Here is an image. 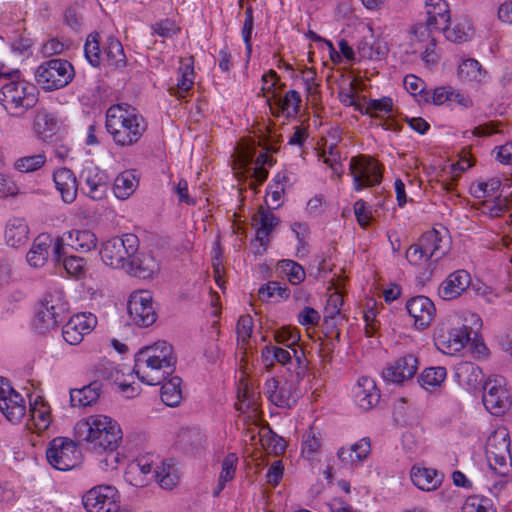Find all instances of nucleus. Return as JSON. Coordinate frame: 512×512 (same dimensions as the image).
Listing matches in <instances>:
<instances>
[{
	"label": "nucleus",
	"instance_id": "473e14b6",
	"mask_svg": "<svg viewBox=\"0 0 512 512\" xmlns=\"http://www.w3.org/2000/svg\"><path fill=\"white\" fill-rule=\"evenodd\" d=\"M459 382L469 389H476L483 383V373L479 366L472 362H461L456 369Z\"/></svg>",
	"mask_w": 512,
	"mask_h": 512
},
{
	"label": "nucleus",
	"instance_id": "e2e57ef3",
	"mask_svg": "<svg viewBox=\"0 0 512 512\" xmlns=\"http://www.w3.org/2000/svg\"><path fill=\"white\" fill-rule=\"evenodd\" d=\"M153 34H156L163 38H168L175 35L178 32V28L175 23L170 19H164L156 22L151 26Z\"/></svg>",
	"mask_w": 512,
	"mask_h": 512
},
{
	"label": "nucleus",
	"instance_id": "a878e982",
	"mask_svg": "<svg viewBox=\"0 0 512 512\" xmlns=\"http://www.w3.org/2000/svg\"><path fill=\"white\" fill-rule=\"evenodd\" d=\"M53 181L65 203H72L76 199L78 181L71 169L63 167L56 170Z\"/></svg>",
	"mask_w": 512,
	"mask_h": 512
},
{
	"label": "nucleus",
	"instance_id": "bb28decb",
	"mask_svg": "<svg viewBox=\"0 0 512 512\" xmlns=\"http://www.w3.org/2000/svg\"><path fill=\"white\" fill-rule=\"evenodd\" d=\"M410 477L417 488L423 491H434L441 485L444 476L436 469L414 466Z\"/></svg>",
	"mask_w": 512,
	"mask_h": 512
},
{
	"label": "nucleus",
	"instance_id": "5fc2aeb1",
	"mask_svg": "<svg viewBox=\"0 0 512 512\" xmlns=\"http://www.w3.org/2000/svg\"><path fill=\"white\" fill-rule=\"evenodd\" d=\"M405 257L411 265L417 267H421L427 263H432L427 252L418 241L409 246L406 250Z\"/></svg>",
	"mask_w": 512,
	"mask_h": 512
},
{
	"label": "nucleus",
	"instance_id": "69168bd1",
	"mask_svg": "<svg viewBox=\"0 0 512 512\" xmlns=\"http://www.w3.org/2000/svg\"><path fill=\"white\" fill-rule=\"evenodd\" d=\"M321 447L320 439L316 436L313 429H310L303 435L302 440V453L312 455L316 453Z\"/></svg>",
	"mask_w": 512,
	"mask_h": 512
},
{
	"label": "nucleus",
	"instance_id": "4be33fe9",
	"mask_svg": "<svg viewBox=\"0 0 512 512\" xmlns=\"http://www.w3.org/2000/svg\"><path fill=\"white\" fill-rule=\"evenodd\" d=\"M158 268V264L152 255L137 251L129 257L124 269L131 276L148 279L158 271Z\"/></svg>",
	"mask_w": 512,
	"mask_h": 512
},
{
	"label": "nucleus",
	"instance_id": "412c9836",
	"mask_svg": "<svg viewBox=\"0 0 512 512\" xmlns=\"http://www.w3.org/2000/svg\"><path fill=\"white\" fill-rule=\"evenodd\" d=\"M418 242L427 252L428 257L433 263H437L442 259L450 249L449 240L446 237H442L436 229L423 233Z\"/></svg>",
	"mask_w": 512,
	"mask_h": 512
},
{
	"label": "nucleus",
	"instance_id": "dca6fc26",
	"mask_svg": "<svg viewBox=\"0 0 512 512\" xmlns=\"http://www.w3.org/2000/svg\"><path fill=\"white\" fill-rule=\"evenodd\" d=\"M483 404L493 415L500 416L510 407L509 394L497 381H488L483 385Z\"/></svg>",
	"mask_w": 512,
	"mask_h": 512
},
{
	"label": "nucleus",
	"instance_id": "72a5a7b5",
	"mask_svg": "<svg viewBox=\"0 0 512 512\" xmlns=\"http://www.w3.org/2000/svg\"><path fill=\"white\" fill-rule=\"evenodd\" d=\"M302 99L298 91L289 90L283 97L280 95L276 97V100L272 103L273 110L278 111V114L282 113L287 118L295 117L300 111Z\"/></svg>",
	"mask_w": 512,
	"mask_h": 512
},
{
	"label": "nucleus",
	"instance_id": "2f4dec72",
	"mask_svg": "<svg viewBox=\"0 0 512 512\" xmlns=\"http://www.w3.org/2000/svg\"><path fill=\"white\" fill-rule=\"evenodd\" d=\"M252 220L253 226L256 228V241L264 245L268 235L277 225L278 219L272 212L261 208Z\"/></svg>",
	"mask_w": 512,
	"mask_h": 512
},
{
	"label": "nucleus",
	"instance_id": "9d476101",
	"mask_svg": "<svg viewBox=\"0 0 512 512\" xmlns=\"http://www.w3.org/2000/svg\"><path fill=\"white\" fill-rule=\"evenodd\" d=\"M82 503L88 512H118L120 509L118 491L110 485L91 488L82 497Z\"/></svg>",
	"mask_w": 512,
	"mask_h": 512
},
{
	"label": "nucleus",
	"instance_id": "4d7b16f0",
	"mask_svg": "<svg viewBox=\"0 0 512 512\" xmlns=\"http://www.w3.org/2000/svg\"><path fill=\"white\" fill-rule=\"evenodd\" d=\"M275 294H277L282 299H287L289 297L290 291L287 287L281 286L280 283L276 281H269L258 291L259 298L263 301L268 300Z\"/></svg>",
	"mask_w": 512,
	"mask_h": 512
},
{
	"label": "nucleus",
	"instance_id": "a19ab883",
	"mask_svg": "<svg viewBox=\"0 0 512 512\" xmlns=\"http://www.w3.org/2000/svg\"><path fill=\"white\" fill-rule=\"evenodd\" d=\"M485 74V70L475 59H466L458 67V77L464 82H480Z\"/></svg>",
	"mask_w": 512,
	"mask_h": 512
},
{
	"label": "nucleus",
	"instance_id": "58836bf2",
	"mask_svg": "<svg viewBox=\"0 0 512 512\" xmlns=\"http://www.w3.org/2000/svg\"><path fill=\"white\" fill-rule=\"evenodd\" d=\"M137 184L135 175L130 171H124L114 180V194L118 199H127L135 191Z\"/></svg>",
	"mask_w": 512,
	"mask_h": 512
},
{
	"label": "nucleus",
	"instance_id": "f8f14e48",
	"mask_svg": "<svg viewBox=\"0 0 512 512\" xmlns=\"http://www.w3.org/2000/svg\"><path fill=\"white\" fill-rule=\"evenodd\" d=\"M127 310L131 321L140 327L152 325L157 318L152 295L149 291L133 292L128 300Z\"/></svg>",
	"mask_w": 512,
	"mask_h": 512
},
{
	"label": "nucleus",
	"instance_id": "79ce46f5",
	"mask_svg": "<svg viewBox=\"0 0 512 512\" xmlns=\"http://www.w3.org/2000/svg\"><path fill=\"white\" fill-rule=\"evenodd\" d=\"M278 271L285 275L292 285H298L305 280V270L297 262L290 259H283L277 263Z\"/></svg>",
	"mask_w": 512,
	"mask_h": 512
},
{
	"label": "nucleus",
	"instance_id": "393cba45",
	"mask_svg": "<svg viewBox=\"0 0 512 512\" xmlns=\"http://www.w3.org/2000/svg\"><path fill=\"white\" fill-rule=\"evenodd\" d=\"M354 396L360 408L369 410L378 403L380 392L372 378L363 376L358 379Z\"/></svg>",
	"mask_w": 512,
	"mask_h": 512
},
{
	"label": "nucleus",
	"instance_id": "423d86ee",
	"mask_svg": "<svg viewBox=\"0 0 512 512\" xmlns=\"http://www.w3.org/2000/svg\"><path fill=\"white\" fill-rule=\"evenodd\" d=\"M73 65L64 59H51L43 62L35 72L37 84L45 91L61 89L74 78Z\"/></svg>",
	"mask_w": 512,
	"mask_h": 512
},
{
	"label": "nucleus",
	"instance_id": "39448f33",
	"mask_svg": "<svg viewBox=\"0 0 512 512\" xmlns=\"http://www.w3.org/2000/svg\"><path fill=\"white\" fill-rule=\"evenodd\" d=\"M68 313L69 305L63 292H49L45 294L38 305L34 327L39 333H46L62 323Z\"/></svg>",
	"mask_w": 512,
	"mask_h": 512
},
{
	"label": "nucleus",
	"instance_id": "774afa93",
	"mask_svg": "<svg viewBox=\"0 0 512 512\" xmlns=\"http://www.w3.org/2000/svg\"><path fill=\"white\" fill-rule=\"evenodd\" d=\"M354 459L359 463L363 462L369 455L371 450L370 439L365 437L350 446Z\"/></svg>",
	"mask_w": 512,
	"mask_h": 512
},
{
	"label": "nucleus",
	"instance_id": "ddd939ff",
	"mask_svg": "<svg viewBox=\"0 0 512 512\" xmlns=\"http://www.w3.org/2000/svg\"><path fill=\"white\" fill-rule=\"evenodd\" d=\"M263 393L277 407L290 408L297 399V387L293 379L269 378L264 384Z\"/></svg>",
	"mask_w": 512,
	"mask_h": 512
},
{
	"label": "nucleus",
	"instance_id": "052dcab7",
	"mask_svg": "<svg viewBox=\"0 0 512 512\" xmlns=\"http://www.w3.org/2000/svg\"><path fill=\"white\" fill-rule=\"evenodd\" d=\"M262 81L264 82V86L262 90L264 93H271V97H267V103L273 111V102L276 100V97L279 96V94L275 91V86L278 81V75L274 70H269L268 73L264 74L262 76Z\"/></svg>",
	"mask_w": 512,
	"mask_h": 512
},
{
	"label": "nucleus",
	"instance_id": "5701e85b",
	"mask_svg": "<svg viewBox=\"0 0 512 512\" xmlns=\"http://www.w3.org/2000/svg\"><path fill=\"white\" fill-rule=\"evenodd\" d=\"M425 13L427 28L430 31H440L451 21L449 4L445 0H426Z\"/></svg>",
	"mask_w": 512,
	"mask_h": 512
},
{
	"label": "nucleus",
	"instance_id": "cd10ccee",
	"mask_svg": "<svg viewBox=\"0 0 512 512\" xmlns=\"http://www.w3.org/2000/svg\"><path fill=\"white\" fill-rule=\"evenodd\" d=\"M102 387L100 381H93L80 389H71V405L73 407H86L95 404L100 398Z\"/></svg>",
	"mask_w": 512,
	"mask_h": 512
},
{
	"label": "nucleus",
	"instance_id": "8fccbe9b",
	"mask_svg": "<svg viewBox=\"0 0 512 512\" xmlns=\"http://www.w3.org/2000/svg\"><path fill=\"white\" fill-rule=\"evenodd\" d=\"M393 110V101L390 97H382L381 99H370L367 105L363 106L361 114L370 115L371 117H380V113H391Z\"/></svg>",
	"mask_w": 512,
	"mask_h": 512
},
{
	"label": "nucleus",
	"instance_id": "338daca9",
	"mask_svg": "<svg viewBox=\"0 0 512 512\" xmlns=\"http://www.w3.org/2000/svg\"><path fill=\"white\" fill-rule=\"evenodd\" d=\"M485 208L491 217H501L509 210V201L506 197H496L492 202H486Z\"/></svg>",
	"mask_w": 512,
	"mask_h": 512
},
{
	"label": "nucleus",
	"instance_id": "c03bdc74",
	"mask_svg": "<svg viewBox=\"0 0 512 512\" xmlns=\"http://www.w3.org/2000/svg\"><path fill=\"white\" fill-rule=\"evenodd\" d=\"M447 371L445 367H430L426 368L418 377L419 384L426 390H432L439 387L445 380Z\"/></svg>",
	"mask_w": 512,
	"mask_h": 512
},
{
	"label": "nucleus",
	"instance_id": "7ed1b4c3",
	"mask_svg": "<svg viewBox=\"0 0 512 512\" xmlns=\"http://www.w3.org/2000/svg\"><path fill=\"white\" fill-rule=\"evenodd\" d=\"M105 127L117 146L128 147L142 138L147 130V123L134 107L117 104L108 108Z\"/></svg>",
	"mask_w": 512,
	"mask_h": 512
},
{
	"label": "nucleus",
	"instance_id": "6ab92c4d",
	"mask_svg": "<svg viewBox=\"0 0 512 512\" xmlns=\"http://www.w3.org/2000/svg\"><path fill=\"white\" fill-rule=\"evenodd\" d=\"M470 284V274L463 269L456 270L440 284L438 294L443 300H453L459 297Z\"/></svg>",
	"mask_w": 512,
	"mask_h": 512
},
{
	"label": "nucleus",
	"instance_id": "aec40b11",
	"mask_svg": "<svg viewBox=\"0 0 512 512\" xmlns=\"http://www.w3.org/2000/svg\"><path fill=\"white\" fill-rule=\"evenodd\" d=\"M406 309L414 319L415 326L419 328L427 327L435 316L434 303L428 297L422 295L408 300Z\"/></svg>",
	"mask_w": 512,
	"mask_h": 512
},
{
	"label": "nucleus",
	"instance_id": "1a4fd4ad",
	"mask_svg": "<svg viewBox=\"0 0 512 512\" xmlns=\"http://www.w3.org/2000/svg\"><path fill=\"white\" fill-rule=\"evenodd\" d=\"M477 336L472 327L465 324L457 326L440 327L435 335V345L439 351L447 355H454L461 351L465 345L472 339L471 334Z\"/></svg>",
	"mask_w": 512,
	"mask_h": 512
},
{
	"label": "nucleus",
	"instance_id": "6e6d98bb",
	"mask_svg": "<svg viewBox=\"0 0 512 512\" xmlns=\"http://www.w3.org/2000/svg\"><path fill=\"white\" fill-rule=\"evenodd\" d=\"M292 360L294 362L293 370L291 373L295 374L296 381L299 382L308 370V360L305 356L304 350L299 346H294L292 349Z\"/></svg>",
	"mask_w": 512,
	"mask_h": 512
},
{
	"label": "nucleus",
	"instance_id": "f704fd0d",
	"mask_svg": "<svg viewBox=\"0 0 512 512\" xmlns=\"http://www.w3.org/2000/svg\"><path fill=\"white\" fill-rule=\"evenodd\" d=\"M29 228L24 219L14 218L6 226L5 239L11 247H19L28 239Z\"/></svg>",
	"mask_w": 512,
	"mask_h": 512
},
{
	"label": "nucleus",
	"instance_id": "0e129e2a",
	"mask_svg": "<svg viewBox=\"0 0 512 512\" xmlns=\"http://www.w3.org/2000/svg\"><path fill=\"white\" fill-rule=\"evenodd\" d=\"M139 469L136 464L131 462L125 471V479L133 486L143 487L148 483V478H145Z\"/></svg>",
	"mask_w": 512,
	"mask_h": 512
},
{
	"label": "nucleus",
	"instance_id": "4468645a",
	"mask_svg": "<svg viewBox=\"0 0 512 512\" xmlns=\"http://www.w3.org/2000/svg\"><path fill=\"white\" fill-rule=\"evenodd\" d=\"M0 411L13 423L19 422L26 411L23 397L3 377H0Z\"/></svg>",
	"mask_w": 512,
	"mask_h": 512
},
{
	"label": "nucleus",
	"instance_id": "f3484780",
	"mask_svg": "<svg viewBox=\"0 0 512 512\" xmlns=\"http://www.w3.org/2000/svg\"><path fill=\"white\" fill-rule=\"evenodd\" d=\"M80 179L84 182L86 194L94 200L102 199L108 188V176L93 163L86 164L81 173Z\"/></svg>",
	"mask_w": 512,
	"mask_h": 512
},
{
	"label": "nucleus",
	"instance_id": "f03ea898",
	"mask_svg": "<svg viewBox=\"0 0 512 512\" xmlns=\"http://www.w3.org/2000/svg\"><path fill=\"white\" fill-rule=\"evenodd\" d=\"M79 436L91 444L97 451L108 452L105 462L112 469L116 468L118 453H115L120 441L122 431L119 424L108 416H90L86 421L78 424Z\"/></svg>",
	"mask_w": 512,
	"mask_h": 512
},
{
	"label": "nucleus",
	"instance_id": "a211bd4d",
	"mask_svg": "<svg viewBox=\"0 0 512 512\" xmlns=\"http://www.w3.org/2000/svg\"><path fill=\"white\" fill-rule=\"evenodd\" d=\"M418 369V360L414 355H406L399 358L393 365L387 367L382 375L386 381L403 383L414 377Z\"/></svg>",
	"mask_w": 512,
	"mask_h": 512
},
{
	"label": "nucleus",
	"instance_id": "9b49d317",
	"mask_svg": "<svg viewBox=\"0 0 512 512\" xmlns=\"http://www.w3.org/2000/svg\"><path fill=\"white\" fill-rule=\"evenodd\" d=\"M350 172L356 191L378 185L382 180L379 165L370 157L358 156L350 160Z\"/></svg>",
	"mask_w": 512,
	"mask_h": 512
},
{
	"label": "nucleus",
	"instance_id": "0eeeda50",
	"mask_svg": "<svg viewBox=\"0 0 512 512\" xmlns=\"http://www.w3.org/2000/svg\"><path fill=\"white\" fill-rule=\"evenodd\" d=\"M139 249L138 237L124 234L105 241L100 249L102 261L112 268H125L126 263Z\"/></svg>",
	"mask_w": 512,
	"mask_h": 512
},
{
	"label": "nucleus",
	"instance_id": "09e8293b",
	"mask_svg": "<svg viewBox=\"0 0 512 512\" xmlns=\"http://www.w3.org/2000/svg\"><path fill=\"white\" fill-rule=\"evenodd\" d=\"M46 163V156L43 153L24 156L17 159L14 168L22 173H31L41 169Z\"/></svg>",
	"mask_w": 512,
	"mask_h": 512
},
{
	"label": "nucleus",
	"instance_id": "a18cd8bd",
	"mask_svg": "<svg viewBox=\"0 0 512 512\" xmlns=\"http://www.w3.org/2000/svg\"><path fill=\"white\" fill-rule=\"evenodd\" d=\"M31 417L36 428L41 431L50 424V408L41 397H37L30 407Z\"/></svg>",
	"mask_w": 512,
	"mask_h": 512
},
{
	"label": "nucleus",
	"instance_id": "f257e3e1",
	"mask_svg": "<svg viewBox=\"0 0 512 512\" xmlns=\"http://www.w3.org/2000/svg\"><path fill=\"white\" fill-rule=\"evenodd\" d=\"M176 357L166 341H158L140 349L135 355L133 371L138 379L148 385H161V400L170 407L177 406L182 399L181 378L171 377Z\"/></svg>",
	"mask_w": 512,
	"mask_h": 512
},
{
	"label": "nucleus",
	"instance_id": "2eb2a0df",
	"mask_svg": "<svg viewBox=\"0 0 512 512\" xmlns=\"http://www.w3.org/2000/svg\"><path fill=\"white\" fill-rule=\"evenodd\" d=\"M97 324L96 317L91 313H78L73 315L63 326L62 335L70 345H77L84 335L90 333Z\"/></svg>",
	"mask_w": 512,
	"mask_h": 512
},
{
	"label": "nucleus",
	"instance_id": "c756f323",
	"mask_svg": "<svg viewBox=\"0 0 512 512\" xmlns=\"http://www.w3.org/2000/svg\"><path fill=\"white\" fill-rule=\"evenodd\" d=\"M97 241L96 235L90 230H72L66 234V244L82 253L95 249Z\"/></svg>",
	"mask_w": 512,
	"mask_h": 512
},
{
	"label": "nucleus",
	"instance_id": "c85d7f7f",
	"mask_svg": "<svg viewBox=\"0 0 512 512\" xmlns=\"http://www.w3.org/2000/svg\"><path fill=\"white\" fill-rule=\"evenodd\" d=\"M57 124V118L53 113L46 109H40L34 118V131L39 139L47 141L56 133Z\"/></svg>",
	"mask_w": 512,
	"mask_h": 512
},
{
	"label": "nucleus",
	"instance_id": "20e7f679",
	"mask_svg": "<svg viewBox=\"0 0 512 512\" xmlns=\"http://www.w3.org/2000/svg\"><path fill=\"white\" fill-rule=\"evenodd\" d=\"M37 102L36 86L24 80H10L0 89V104L12 116H22Z\"/></svg>",
	"mask_w": 512,
	"mask_h": 512
},
{
	"label": "nucleus",
	"instance_id": "b1692460",
	"mask_svg": "<svg viewBox=\"0 0 512 512\" xmlns=\"http://www.w3.org/2000/svg\"><path fill=\"white\" fill-rule=\"evenodd\" d=\"M255 152V147L251 144H242L237 151V162L240 168L246 172H252L251 177L254 181L251 186L254 188L261 185L268 177V171L263 166L250 167L254 161Z\"/></svg>",
	"mask_w": 512,
	"mask_h": 512
},
{
	"label": "nucleus",
	"instance_id": "ea45409f",
	"mask_svg": "<svg viewBox=\"0 0 512 512\" xmlns=\"http://www.w3.org/2000/svg\"><path fill=\"white\" fill-rule=\"evenodd\" d=\"M292 350L287 348H281L277 346L267 345L262 350V357L265 361H274L279 364L286 366L287 370L290 372L293 370L294 362L292 360Z\"/></svg>",
	"mask_w": 512,
	"mask_h": 512
},
{
	"label": "nucleus",
	"instance_id": "49530a36",
	"mask_svg": "<svg viewBox=\"0 0 512 512\" xmlns=\"http://www.w3.org/2000/svg\"><path fill=\"white\" fill-rule=\"evenodd\" d=\"M178 80L175 88H171L172 94L181 98L185 97V94L194 84V71L193 67L189 63L182 64L178 70Z\"/></svg>",
	"mask_w": 512,
	"mask_h": 512
},
{
	"label": "nucleus",
	"instance_id": "bf43d9fd",
	"mask_svg": "<svg viewBox=\"0 0 512 512\" xmlns=\"http://www.w3.org/2000/svg\"><path fill=\"white\" fill-rule=\"evenodd\" d=\"M324 158L323 162L327 164L339 177L342 174V165L340 163V154L334 145L325 147L320 154Z\"/></svg>",
	"mask_w": 512,
	"mask_h": 512
},
{
	"label": "nucleus",
	"instance_id": "864d4df0",
	"mask_svg": "<svg viewBox=\"0 0 512 512\" xmlns=\"http://www.w3.org/2000/svg\"><path fill=\"white\" fill-rule=\"evenodd\" d=\"M274 339L276 343L292 349L294 346H298L300 335L295 328L283 326L274 332Z\"/></svg>",
	"mask_w": 512,
	"mask_h": 512
},
{
	"label": "nucleus",
	"instance_id": "603ef678",
	"mask_svg": "<svg viewBox=\"0 0 512 512\" xmlns=\"http://www.w3.org/2000/svg\"><path fill=\"white\" fill-rule=\"evenodd\" d=\"M489 466L499 476H507L511 470L510 452L486 454Z\"/></svg>",
	"mask_w": 512,
	"mask_h": 512
},
{
	"label": "nucleus",
	"instance_id": "7c9ffc66",
	"mask_svg": "<svg viewBox=\"0 0 512 512\" xmlns=\"http://www.w3.org/2000/svg\"><path fill=\"white\" fill-rule=\"evenodd\" d=\"M52 246V238L49 235L41 234L33 242L27 253L28 263L37 268L42 267L48 259L49 248Z\"/></svg>",
	"mask_w": 512,
	"mask_h": 512
},
{
	"label": "nucleus",
	"instance_id": "680f3d73",
	"mask_svg": "<svg viewBox=\"0 0 512 512\" xmlns=\"http://www.w3.org/2000/svg\"><path fill=\"white\" fill-rule=\"evenodd\" d=\"M237 464L238 457L236 454L229 453L222 461V469L219 479L222 480V482L231 481L235 476Z\"/></svg>",
	"mask_w": 512,
	"mask_h": 512
},
{
	"label": "nucleus",
	"instance_id": "e433bc0d",
	"mask_svg": "<svg viewBox=\"0 0 512 512\" xmlns=\"http://www.w3.org/2000/svg\"><path fill=\"white\" fill-rule=\"evenodd\" d=\"M108 65L116 69L126 66V56L120 41L114 37H109L104 48V58Z\"/></svg>",
	"mask_w": 512,
	"mask_h": 512
},
{
	"label": "nucleus",
	"instance_id": "3c124183",
	"mask_svg": "<svg viewBox=\"0 0 512 512\" xmlns=\"http://www.w3.org/2000/svg\"><path fill=\"white\" fill-rule=\"evenodd\" d=\"M491 499L479 496H469L462 505V512H496Z\"/></svg>",
	"mask_w": 512,
	"mask_h": 512
},
{
	"label": "nucleus",
	"instance_id": "de8ad7c7",
	"mask_svg": "<svg viewBox=\"0 0 512 512\" xmlns=\"http://www.w3.org/2000/svg\"><path fill=\"white\" fill-rule=\"evenodd\" d=\"M99 38L98 33H91L88 35L84 45L85 57L93 67H98L103 60Z\"/></svg>",
	"mask_w": 512,
	"mask_h": 512
},
{
	"label": "nucleus",
	"instance_id": "6e6552de",
	"mask_svg": "<svg viewBox=\"0 0 512 512\" xmlns=\"http://www.w3.org/2000/svg\"><path fill=\"white\" fill-rule=\"evenodd\" d=\"M46 458L55 469L68 471L81 463L82 453L74 441L66 437H56L49 442Z\"/></svg>",
	"mask_w": 512,
	"mask_h": 512
},
{
	"label": "nucleus",
	"instance_id": "4c0bfd02",
	"mask_svg": "<svg viewBox=\"0 0 512 512\" xmlns=\"http://www.w3.org/2000/svg\"><path fill=\"white\" fill-rule=\"evenodd\" d=\"M510 452V436L506 428L496 429L487 439L486 454Z\"/></svg>",
	"mask_w": 512,
	"mask_h": 512
},
{
	"label": "nucleus",
	"instance_id": "13d9d810",
	"mask_svg": "<svg viewBox=\"0 0 512 512\" xmlns=\"http://www.w3.org/2000/svg\"><path fill=\"white\" fill-rule=\"evenodd\" d=\"M63 268L73 277H82L86 271V260L79 256H69L63 259Z\"/></svg>",
	"mask_w": 512,
	"mask_h": 512
},
{
	"label": "nucleus",
	"instance_id": "c9c22d12",
	"mask_svg": "<svg viewBox=\"0 0 512 512\" xmlns=\"http://www.w3.org/2000/svg\"><path fill=\"white\" fill-rule=\"evenodd\" d=\"M444 33L447 40L454 43H461L467 41L472 35V25L467 17L458 20L453 27L448 24L440 29Z\"/></svg>",
	"mask_w": 512,
	"mask_h": 512
},
{
	"label": "nucleus",
	"instance_id": "37998d69",
	"mask_svg": "<svg viewBox=\"0 0 512 512\" xmlns=\"http://www.w3.org/2000/svg\"><path fill=\"white\" fill-rule=\"evenodd\" d=\"M154 477L163 489H172L179 481L178 471L172 462H163L155 471Z\"/></svg>",
	"mask_w": 512,
	"mask_h": 512
}]
</instances>
